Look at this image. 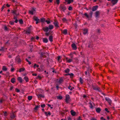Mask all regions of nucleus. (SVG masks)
<instances>
[{"label": "nucleus", "instance_id": "obj_12", "mask_svg": "<svg viewBox=\"0 0 120 120\" xmlns=\"http://www.w3.org/2000/svg\"><path fill=\"white\" fill-rule=\"evenodd\" d=\"M65 1L68 4H70L73 1V0H65Z\"/></svg>", "mask_w": 120, "mask_h": 120}, {"label": "nucleus", "instance_id": "obj_38", "mask_svg": "<svg viewBox=\"0 0 120 120\" xmlns=\"http://www.w3.org/2000/svg\"><path fill=\"white\" fill-rule=\"evenodd\" d=\"M3 112L4 113V116H6L7 115L8 113L7 112Z\"/></svg>", "mask_w": 120, "mask_h": 120}, {"label": "nucleus", "instance_id": "obj_6", "mask_svg": "<svg viewBox=\"0 0 120 120\" xmlns=\"http://www.w3.org/2000/svg\"><path fill=\"white\" fill-rule=\"evenodd\" d=\"M72 49L74 50H76L77 49V47L75 44H73L71 45Z\"/></svg>", "mask_w": 120, "mask_h": 120}, {"label": "nucleus", "instance_id": "obj_4", "mask_svg": "<svg viewBox=\"0 0 120 120\" xmlns=\"http://www.w3.org/2000/svg\"><path fill=\"white\" fill-rule=\"evenodd\" d=\"M108 1H111L112 3L114 5L116 3L118 0H107Z\"/></svg>", "mask_w": 120, "mask_h": 120}, {"label": "nucleus", "instance_id": "obj_7", "mask_svg": "<svg viewBox=\"0 0 120 120\" xmlns=\"http://www.w3.org/2000/svg\"><path fill=\"white\" fill-rule=\"evenodd\" d=\"M42 29L45 32H47L49 30V28L48 27L46 26L43 27L42 28Z\"/></svg>", "mask_w": 120, "mask_h": 120}, {"label": "nucleus", "instance_id": "obj_8", "mask_svg": "<svg viewBox=\"0 0 120 120\" xmlns=\"http://www.w3.org/2000/svg\"><path fill=\"white\" fill-rule=\"evenodd\" d=\"M33 19L34 20H35L36 22V24H38L39 22V19H38V18L34 16L33 17Z\"/></svg>", "mask_w": 120, "mask_h": 120}, {"label": "nucleus", "instance_id": "obj_17", "mask_svg": "<svg viewBox=\"0 0 120 120\" xmlns=\"http://www.w3.org/2000/svg\"><path fill=\"white\" fill-rule=\"evenodd\" d=\"M96 111L98 113H99L101 111V109L99 108H98L96 109Z\"/></svg>", "mask_w": 120, "mask_h": 120}, {"label": "nucleus", "instance_id": "obj_34", "mask_svg": "<svg viewBox=\"0 0 120 120\" xmlns=\"http://www.w3.org/2000/svg\"><path fill=\"white\" fill-rule=\"evenodd\" d=\"M24 79L25 80L26 82H27L28 81V78L27 77H24Z\"/></svg>", "mask_w": 120, "mask_h": 120}, {"label": "nucleus", "instance_id": "obj_16", "mask_svg": "<svg viewBox=\"0 0 120 120\" xmlns=\"http://www.w3.org/2000/svg\"><path fill=\"white\" fill-rule=\"evenodd\" d=\"M88 32V30L87 29H85L83 30V33L84 34H86Z\"/></svg>", "mask_w": 120, "mask_h": 120}, {"label": "nucleus", "instance_id": "obj_18", "mask_svg": "<svg viewBox=\"0 0 120 120\" xmlns=\"http://www.w3.org/2000/svg\"><path fill=\"white\" fill-rule=\"evenodd\" d=\"M45 114L47 116H50L51 115V113L50 112H45Z\"/></svg>", "mask_w": 120, "mask_h": 120}, {"label": "nucleus", "instance_id": "obj_53", "mask_svg": "<svg viewBox=\"0 0 120 120\" xmlns=\"http://www.w3.org/2000/svg\"><path fill=\"white\" fill-rule=\"evenodd\" d=\"M41 107L43 108L45 107V104H43L41 105Z\"/></svg>", "mask_w": 120, "mask_h": 120}, {"label": "nucleus", "instance_id": "obj_46", "mask_svg": "<svg viewBox=\"0 0 120 120\" xmlns=\"http://www.w3.org/2000/svg\"><path fill=\"white\" fill-rule=\"evenodd\" d=\"M39 66L38 65H37L36 64H35L34 65V68H35V67H37L38 68V67H39Z\"/></svg>", "mask_w": 120, "mask_h": 120}, {"label": "nucleus", "instance_id": "obj_14", "mask_svg": "<svg viewBox=\"0 0 120 120\" xmlns=\"http://www.w3.org/2000/svg\"><path fill=\"white\" fill-rule=\"evenodd\" d=\"M98 8V6H94L93 7L92 10L93 11H94L96 10Z\"/></svg>", "mask_w": 120, "mask_h": 120}, {"label": "nucleus", "instance_id": "obj_21", "mask_svg": "<svg viewBox=\"0 0 120 120\" xmlns=\"http://www.w3.org/2000/svg\"><path fill=\"white\" fill-rule=\"evenodd\" d=\"M18 80L21 83L22 82V79L21 77H18Z\"/></svg>", "mask_w": 120, "mask_h": 120}, {"label": "nucleus", "instance_id": "obj_41", "mask_svg": "<svg viewBox=\"0 0 120 120\" xmlns=\"http://www.w3.org/2000/svg\"><path fill=\"white\" fill-rule=\"evenodd\" d=\"M14 21H10V23L11 25H12L14 24Z\"/></svg>", "mask_w": 120, "mask_h": 120}, {"label": "nucleus", "instance_id": "obj_50", "mask_svg": "<svg viewBox=\"0 0 120 120\" xmlns=\"http://www.w3.org/2000/svg\"><path fill=\"white\" fill-rule=\"evenodd\" d=\"M26 61L28 62L29 64H31V62L29 61L27 59H26Z\"/></svg>", "mask_w": 120, "mask_h": 120}, {"label": "nucleus", "instance_id": "obj_61", "mask_svg": "<svg viewBox=\"0 0 120 120\" xmlns=\"http://www.w3.org/2000/svg\"><path fill=\"white\" fill-rule=\"evenodd\" d=\"M90 107L91 108H92V107H93L92 106L91 103H90Z\"/></svg>", "mask_w": 120, "mask_h": 120}, {"label": "nucleus", "instance_id": "obj_55", "mask_svg": "<svg viewBox=\"0 0 120 120\" xmlns=\"http://www.w3.org/2000/svg\"><path fill=\"white\" fill-rule=\"evenodd\" d=\"M15 69L13 68H12L11 69V71L13 72L14 71Z\"/></svg>", "mask_w": 120, "mask_h": 120}, {"label": "nucleus", "instance_id": "obj_64", "mask_svg": "<svg viewBox=\"0 0 120 120\" xmlns=\"http://www.w3.org/2000/svg\"><path fill=\"white\" fill-rule=\"evenodd\" d=\"M78 120H82L80 117H79Z\"/></svg>", "mask_w": 120, "mask_h": 120}, {"label": "nucleus", "instance_id": "obj_9", "mask_svg": "<svg viewBox=\"0 0 120 120\" xmlns=\"http://www.w3.org/2000/svg\"><path fill=\"white\" fill-rule=\"evenodd\" d=\"M35 9L34 8L32 10L29 11V12L30 14L32 15H33L35 13Z\"/></svg>", "mask_w": 120, "mask_h": 120}, {"label": "nucleus", "instance_id": "obj_24", "mask_svg": "<svg viewBox=\"0 0 120 120\" xmlns=\"http://www.w3.org/2000/svg\"><path fill=\"white\" fill-rule=\"evenodd\" d=\"M25 70V69L24 68H21L19 69V72H20L22 71H24Z\"/></svg>", "mask_w": 120, "mask_h": 120}, {"label": "nucleus", "instance_id": "obj_45", "mask_svg": "<svg viewBox=\"0 0 120 120\" xmlns=\"http://www.w3.org/2000/svg\"><path fill=\"white\" fill-rule=\"evenodd\" d=\"M72 8L71 6H69L68 8V10H72Z\"/></svg>", "mask_w": 120, "mask_h": 120}, {"label": "nucleus", "instance_id": "obj_48", "mask_svg": "<svg viewBox=\"0 0 120 120\" xmlns=\"http://www.w3.org/2000/svg\"><path fill=\"white\" fill-rule=\"evenodd\" d=\"M41 22H43L45 21V19L44 18H42L41 19Z\"/></svg>", "mask_w": 120, "mask_h": 120}, {"label": "nucleus", "instance_id": "obj_27", "mask_svg": "<svg viewBox=\"0 0 120 120\" xmlns=\"http://www.w3.org/2000/svg\"><path fill=\"white\" fill-rule=\"evenodd\" d=\"M53 38L52 36H50L49 37V40L51 42H52L53 41Z\"/></svg>", "mask_w": 120, "mask_h": 120}, {"label": "nucleus", "instance_id": "obj_44", "mask_svg": "<svg viewBox=\"0 0 120 120\" xmlns=\"http://www.w3.org/2000/svg\"><path fill=\"white\" fill-rule=\"evenodd\" d=\"M84 15L86 16L87 18H89V16L87 15V14L86 13H85L84 14Z\"/></svg>", "mask_w": 120, "mask_h": 120}, {"label": "nucleus", "instance_id": "obj_15", "mask_svg": "<svg viewBox=\"0 0 120 120\" xmlns=\"http://www.w3.org/2000/svg\"><path fill=\"white\" fill-rule=\"evenodd\" d=\"M49 29L51 30L53 28V26L52 25H50L49 26Z\"/></svg>", "mask_w": 120, "mask_h": 120}, {"label": "nucleus", "instance_id": "obj_63", "mask_svg": "<svg viewBox=\"0 0 120 120\" xmlns=\"http://www.w3.org/2000/svg\"><path fill=\"white\" fill-rule=\"evenodd\" d=\"M13 88V86H11L10 88V90H11Z\"/></svg>", "mask_w": 120, "mask_h": 120}, {"label": "nucleus", "instance_id": "obj_58", "mask_svg": "<svg viewBox=\"0 0 120 120\" xmlns=\"http://www.w3.org/2000/svg\"><path fill=\"white\" fill-rule=\"evenodd\" d=\"M37 79H40L41 78V77L40 76H38L37 77Z\"/></svg>", "mask_w": 120, "mask_h": 120}, {"label": "nucleus", "instance_id": "obj_29", "mask_svg": "<svg viewBox=\"0 0 120 120\" xmlns=\"http://www.w3.org/2000/svg\"><path fill=\"white\" fill-rule=\"evenodd\" d=\"M93 89L94 90H99L100 89V88L99 87H97V86H94V87H93Z\"/></svg>", "mask_w": 120, "mask_h": 120}, {"label": "nucleus", "instance_id": "obj_39", "mask_svg": "<svg viewBox=\"0 0 120 120\" xmlns=\"http://www.w3.org/2000/svg\"><path fill=\"white\" fill-rule=\"evenodd\" d=\"M71 86H70L68 87V89H70L71 90H73V89H74V87H73L71 88Z\"/></svg>", "mask_w": 120, "mask_h": 120}, {"label": "nucleus", "instance_id": "obj_52", "mask_svg": "<svg viewBox=\"0 0 120 120\" xmlns=\"http://www.w3.org/2000/svg\"><path fill=\"white\" fill-rule=\"evenodd\" d=\"M4 29L6 30H8V28L6 26H5Z\"/></svg>", "mask_w": 120, "mask_h": 120}, {"label": "nucleus", "instance_id": "obj_37", "mask_svg": "<svg viewBox=\"0 0 120 120\" xmlns=\"http://www.w3.org/2000/svg\"><path fill=\"white\" fill-rule=\"evenodd\" d=\"M69 69L68 68H67L65 70V73H68L69 72Z\"/></svg>", "mask_w": 120, "mask_h": 120}, {"label": "nucleus", "instance_id": "obj_43", "mask_svg": "<svg viewBox=\"0 0 120 120\" xmlns=\"http://www.w3.org/2000/svg\"><path fill=\"white\" fill-rule=\"evenodd\" d=\"M31 33V31L30 30H27L26 31V33L27 34H30Z\"/></svg>", "mask_w": 120, "mask_h": 120}, {"label": "nucleus", "instance_id": "obj_10", "mask_svg": "<svg viewBox=\"0 0 120 120\" xmlns=\"http://www.w3.org/2000/svg\"><path fill=\"white\" fill-rule=\"evenodd\" d=\"M53 24L56 27H59L58 25V22L57 21H55L53 22Z\"/></svg>", "mask_w": 120, "mask_h": 120}, {"label": "nucleus", "instance_id": "obj_57", "mask_svg": "<svg viewBox=\"0 0 120 120\" xmlns=\"http://www.w3.org/2000/svg\"><path fill=\"white\" fill-rule=\"evenodd\" d=\"M67 75H69L71 76H73V74L72 73L68 74Z\"/></svg>", "mask_w": 120, "mask_h": 120}, {"label": "nucleus", "instance_id": "obj_30", "mask_svg": "<svg viewBox=\"0 0 120 120\" xmlns=\"http://www.w3.org/2000/svg\"><path fill=\"white\" fill-rule=\"evenodd\" d=\"M15 117V115L14 113H13L11 115V117L13 119Z\"/></svg>", "mask_w": 120, "mask_h": 120}, {"label": "nucleus", "instance_id": "obj_26", "mask_svg": "<svg viewBox=\"0 0 120 120\" xmlns=\"http://www.w3.org/2000/svg\"><path fill=\"white\" fill-rule=\"evenodd\" d=\"M2 70L3 71H7V68L5 66H3L2 68Z\"/></svg>", "mask_w": 120, "mask_h": 120}, {"label": "nucleus", "instance_id": "obj_20", "mask_svg": "<svg viewBox=\"0 0 120 120\" xmlns=\"http://www.w3.org/2000/svg\"><path fill=\"white\" fill-rule=\"evenodd\" d=\"M43 41L45 43H47L48 41V39L46 38H44L43 39Z\"/></svg>", "mask_w": 120, "mask_h": 120}, {"label": "nucleus", "instance_id": "obj_22", "mask_svg": "<svg viewBox=\"0 0 120 120\" xmlns=\"http://www.w3.org/2000/svg\"><path fill=\"white\" fill-rule=\"evenodd\" d=\"M37 96L39 98H40L41 97L44 98V96L41 94H38L37 95Z\"/></svg>", "mask_w": 120, "mask_h": 120}, {"label": "nucleus", "instance_id": "obj_47", "mask_svg": "<svg viewBox=\"0 0 120 120\" xmlns=\"http://www.w3.org/2000/svg\"><path fill=\"white\" fill-rule=\"evenodd\" d=\"M19 22L20 23L22 24L23 23V22L22 20L21 19L19 20Z\"/></svg>", "mask_w": 120, "mask_h": 120}, {"label": "nucleus", "instance_id": "obj_36", "mask_svg": "<svg viewBox=\"0 0 120 120\" xmlns=\"http://www.w3.org/2000/svg\"><path fill=\"white\" fill-rule=\"evenodd\" d=\"M40 107V106L39 105L36 106L35 108H34V109L35 110H37L38 109V108Z\"/></svg>", "mask_w": 120, "mask_h": 120}, {"label": "nucleus", "instance_id": "obj_13", "mask_svg": "<svg viewBox=\"0 0 120 120\" xmlns=\"http://www.w3.org/2000/svg\"><path fill=\"white\" fill-rule=\"evenodd\" d=\"M70 112L71 115L73 116H74L76 114L75 112L73 110H71Z\"/></svg>", "mask_w": 120, "mask_h": 120}, {"label": "nucleus", "instance_id": "obj_60", "mask_svg": "<svg viewBox=\"0 0 120 120\" xmlns=\"http://www.w3.org/2000/svg\"><path fill=\"white\" fill-rule=\"evenodd\" d=\"M105 110L107 112H109V111L108 110V109L107 108H105Z\"/></svg>", "mask_w": 120, "mask_h": 120}, {"label": "nucleus", "instance_id": "obj_40", "mask_svg": "<svg viewBox=\"0 0 120 120\" xmlns=\"http://www.w3.org/2000/svg\"><path fill=\"white\" fill-rule=\"evenodd\" d=\"M80 82L81 84H82L83 83V80L81 78H80Z\"/></svg>", "mask_w": 120, "mask_h": 120}, {"label": "nucleus", "instance_id": "obj_23", "mask_svg": "<svg viewBox=\"0 0 120 120\" xmlns=\"http://www.w3.org/2000/svg\"><path fill=\"white\" fill-rule=\"evenodd\" d=\"M57 98L59 100H61L63 98L62 96H61L60 95H59V96H57Z\"/></svg>", "mask_w": 120, "mask_h": 120}, {"label": "nucleus", "instance_id": "obj_1", "mask_svg": "<svg viewBox=\"0 0 120 120\" xmlns=\"http://www.w3.org/2000/svg\"><path fill=\"white\" fill-rule=\"evenodd\" d=\"M65 101L67 103H68L71 101V99L69 95H67L65 96Z\"/></svg>", "mask_w": 120, "mask_h": 120}, {"label": "nucleus", "instance_id": "obj_33", "mask_svg": "<svg viewBox=\"0 0 120 120\" xmlns=\"http://www.w3.org/2000/svg\"><path fill=\"white\" fill-rule=\"evenodd\" d=\"M99 12L98 11H97L95 13V15L96 17H97L99 15Z\"/></svg>", "mask_w": 120, "mask_h": 120}, {"label": "nucleus", "instance_id": "obj_25", "mask_svg": "<svg viewBox=\"0 0 120 120\" xmlns=\"http://www.w3.org/2000/svg\"><path fill=\"white\" fill-rule=\"evenodd\" d=\"M12 13L16 15H18L19 14L17 13V11L16 10H14L12 11Z\"/></svg>", "mask_w": 120, "mask_h": 120}, {"label": "nucleus", "instance_id": "obj_3", "mask_svg": "<svg viewBox=\"0 0 120 120\" xmlns=\"http://www.w3.org/2000/svg\"><path fill=\"white\" fill-rule=\"evenodd\" d=\"M105 100L109 103L110 105H111L112 101L109 98L106 97L105 98Z\"/></svg>", "mask_w": 120, "mask_h": 120}, {"label": "nucleus", "instance_id": "obj_28", "mask_svg": "<svg viewBox=\"0 0 120 120\" xmlns=\"http://www.w3.org/2000/svg\"><path fill=\"white\" fill-rule=\"evenodd\" d=\"M11 81L12 83H14L15 82V79L14 78H12L11 79Z\"/></svg>", "mask_w": 120, "mask_h": 120}, {"label": "nucleus", "instance_id": "obj_49", "mask_svg": "<svg viewBox=\"0 0 120 120\" xmlns=\"http://www.w3.org/2000/svg\"><path fill=\"white\" fill-rule=\"evenodd\" d=\"M48 24H49L50 23V22L49 21L46 20L45 21Z\"/></svg>", "mask_w": 120, "mask_h": 120}, {"label": "nucleus", "instance_id": "obj_35", "mask_svg": "<svg viewBox=\"0 0 120 120\" xmlns=\"http://www.w3.org/2000/svg\"><path fill=\"white\" fill-rule=\"evenodd\" d=\"M57 60L59 62H61V60L60 57V56H58L57 57Z\"/></svg>", "mask_w": 120, "mask_h": 120}, {"label": "nucleus", "instance_id": "obj_59", "mask_svg": "<svg viewBox=\"0 0 120 120\" xmlns=\"http://www.w3.org/2000/svg\"><path fill=\"white\" fill-rule=\"evenodd\" d=\"M72 119L70 117H69L68 118V120H71Z\"/></svg>", "mask_w": 120, "mask_h": 120}, {"label": "nucleus", "instance_id": "obj_11", "mask_svg": "<svg viewBox=\"0 0 120 120\" xmlns=\"http://www.w3.org/2000/svg\"><path fill=\"white\" fill-rule=\"evenodd\" d=\"M66 61L67 62L70 63L72 61V59H68L67 57H66Z\"/></svg>", "mask_w": 120, "mask_h": 120}, {"label": "nucleus", "instance_id": "obj_32", "mask_svg": "<svg viewBox=\"0 0 120 120\" xmlns=\"http://www.w3.org/2000/svg\"><path fill=\"white\" fill-rule=\"evenodd\" d=\"M28 99L29 100H30L32 98V96H29L27 97Z\"/></svg>", "mask_w": 120, "mask_h": 120}, {"label": "nucleus", "instance_id": "obj_19", "mask_svg": "<svg viewBox=\"0 0 120 120\" xmlns=\"http://www.w3.org/2000/svg\"><path fill=\"white\" fill-rule=\"evenodd\" d=\"M63 79L62 78H60L59 80L58 81V82L59 83H61L63 81Z\"/></svg>", "mask_w": 120, "mask_h": 120}, {"label": "nucleus", "instance_id": "obj_56", "mask_svg": "<svg viewBox=\"0 0 120 120\" xmlns=\"http://www.w3.org/2000/svg\"><path fill=\"white\" fill-rule=\"evenodd\" d=\"M5 7V5L4 4L2 8L1 9L2 10H3L4 8Z\"/></svg>", "mask_w": 120, "mask_h": 120}, {"label": "nucleus", "instance_id": "obj_42", "mask_svg": "<svg viewBox=\"0 0 120 120\" xmlns=\"http://www.w3.org/2000/svg\"><path fill=\"white\" fill-rule=\"evenodd\" d=\"M63 21L64 22H67V20L65 18H64L62 19Z\"/></svg>", "mask_w": 120, "mask_h": 120}, {"label": "nucleus", "instance_id": "obj_62", "mask_svg": "<svg viewBox=\"0 0 120 120\" xmlns=\"http://www.w3.org/2000/svg\"><path fill=\"white\" fill-rule=\"evenodd\" d=\"M45 34L46 36H48L49 34V33H45Z\"/></svg>", "mask_w": 120, "mask_h": 120}, {"label": "nucleus", "instance_id": "obj_31", "mask_svg": "<svg viewBox=\"0 0 120 120\" xmlns=\"http://www.w3.org/2000/svg\"><path fill=\"white\" fill-rule=\"evenodd\" d=\"M63 33L64 34H66L67 33V30L66 29L64 30L63 32Z\"/></svg>", "mask_w": 120, "mask_h": 120}, {"label": "nucleus", "instance_id": "obj_54", "mask_svg": "<svg viewBox=\"0 0 120 120\" xmlns=\"http://www.w3.org/2000/svg\"><path fill=\"white\" fill-rule=\"evenodd\" d=\"M15 91L17 92H19L20 91V90L19 89L16 88L15 89Z\"/></svg>", "mask_w": 120, "mask_h": 120}, {"label": "nucleus", "instance_id": "obj_51", "mask_svg": "<svg viewBox=\"0 0 120 120\" xmlns=\"http://www.w3.org/2000/svg\"><path fill=\"white\" fill-rule=\"evenodd\" d=\"M56 2L57 4H59L60 3V0H56Z\"/></svg>", "mask_w": 120, "mask_h": 120}, {"label": "nucleus", "instance_id": "obj_5", "mask_svg": "<svg viewBox=\"0 0 120 120\" xmlns=\"http://www.w3.org/2000/svg\"><path fill=\"white\" fill-rule=\"evenodd\" d=\"M16 61L18 63H19L21 62V60L19 58V56H17L15 58Z\"/></svg>", "mask_w": 120, "mask_h": 120}, {"label": "nucleus", "instance_id": "obj_2", "mask_svg": "<svg viewBox=\"0 0 120 120\" xmlns=\"http://www.w3.org/2000/svg\"><path fill=\"white\" fill-rule=\"evenodd\" d=\"M60 8L61 11H64L66 9V8L65 6L63 5H61L60 6Z\"/></svg>", "mask_w": 120, "mask_h": 120}]
</instances>
